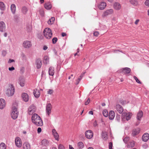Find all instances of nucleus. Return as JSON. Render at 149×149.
<instances>
[{"instance_id":"41","label":"nucleus","mask_w":149,"mask_h":149,"mask_svg":"<svg viewBox=\"0 0 149 149\" xmlns=\"http://www.w3.org/2000/svg\"><path fill=\"white\" fill-rule=\"evenodd\" d=\"M52 42L53 44H55L58 40L57 38L56 37L52 39Z\"/></svg>"},{"instance_id":"1","label":"nucleus","mask_w":149,"mask_h":149,"mask_svg":"<svg viewBox=\"0 0 149 149\" xmlns=\"http://www.w3.org/2000/svg\"><path fill=\"white\" fill-rule=\"evenodd\" d=\"M33 123L38 126H41L43 125L42 121L40 117L37 114H33L31 118Z\"/></svg>"},{"instance_id":"24","label":"nucleus","mask_w":149,"mask_h":149,"mask_svg":"<svg viewBox=\"0 0 149 149\" xmlns=\"http://www.w3.org/2000/svg\"><path fill=\"white\" fill-rule=\"evenodd\" d=\"M36 67L37 68L39 69L41 68L42 63L40 59H38L36 61Z\"/></svg>"},{"instance_id":"18","label":"nucleus","mask_w":149,"mask_h":149,"mask_svg":"<svg viewBox=\"0 0 149 149\" xmlns=\"http://www.w3.org/2000/svg\"><path fill=\"white\" fill-rule=\"evenodd\" d=\"M52 132L55 139L57 141H58L59 139V136L55 130L54 129H53Z\"/></svg>"},{"instance_id":"9","label":"nucleus","mask_w":149,"mask_h":149,"mask_svg":"<svg viewBox=\"0 0 149 149\" xmlns=\"http://www.w3.org/2000/svg\"><path fill=\"white\" fill-rule=\"evenodd\" d=\"M22 97L23 100L25 102H28L29 100V96L27 93H23L22 94Z\"/></svg>"},{"instance_id":"45","label":"nucleus","mask_w":149,"mask_h":149,"mask_svg":"<svg viewBox=\"0 0 149 149\" xmlns=\"http://www.w3.org/2000/svg\"><path fill=\"white\" fill-rule=\"evenodd\" d=\"M129 146L131 147H133L134 146V141H132L130 142L129 143Z\"/></svg>"},{"instance_id":"34","label":"nucleus","mask_w":149,"mask_h":149,"mask_svg":"<svg viewBox=\"0 0 149 149\" xmlns=\"http://www.w3.org/2000/svg\"><path fill=\"white\" fill-rule=\"evenodd\" d=\"M0 9L1 10H3L5 9V5L2 2H0Z\"/></svg>"},{"instance_id":"32","label":"nucleus","mask_w":149,"mask_h":149,"mask_svg":"<svg viewBox=\"0 0 149 149\" xmlns=\"http://www.w3.org/2000/svg\"><path fill=\"white\" fill-rule=\"evenodd\" d=\"M102 136L104 140H106L108 138L107 132H102Z\"/></svg>"},{"instance_id":"7","label":"nucleus","mask_w":149,"mask_h":149,"mask_svg":"<svg viewBox=\"0 0 149 149\" xmlns=\"http://www.w3.org/2000/svg\"><path fill=\"white\" fill-rule=\"evenodd\" d=\"M15 145L18 148H20L22 146V142L20 138L16 137L15 139Z\"/></svg>"},{"instance_id":"16","label":"nucleus","mask_w":149,"mask_h":149,"mask_svg":"<svg viewBox=\"0 0 149 149\" xmlns=\"http://www.w3.org/2000/svg\"><path fill=\"white\" fill-rule=\"evenodd\" d=\"M35 111V107L34 105H31L28 109V112L29 115L32 114Z\"/></svg>"},{"instance_id":"33","label":"nucleus","mask_w":149,"mask_h":149,"mask_svg":"<svg viewBox=\"0 0 149 149\" xmlns=\"http://www.w3.org/2000/svg\"><path fill=\"white\" fill-rule=\"evenodd\" d=\"M11 9L13 13H15L16 10L15 6L14 4H12L11 6Z\"/></svg>"},{"instance_id":"39","label":"nucleus","mask_w":149,"mask_h":149,"mask_svg":"<svg viewBox=\"0 0 149 149\" xmlns=\"http://www.w3.org/2000/svg\"><path fill=\"white\" fill-rule=\"evenodd\" d=\"M103 114L105 117H107L108 115V113L106 110H104L103 111Z\"/></svg>"},{"instance_id":"47","label":"nucleus","mask_w":149,"mask_h":149,"mask_svg":"<svg viewBox=\"0 0 149 149\" xmlns=\"http://www.w3.org/2000/svg\"><path fill=\"white\" fill-rule=\"evenodd\" d=\"M109 149H112V146H113V144L112 142H110L109 143Z\"/></svg>"},{"instance_id":"17","label":"nucleus","mask_w":149,"mask_h":149,"mask_svg":"<svg viewBox=\"0 0 149 149\" xmlns=\"http://www.w3.org/2000/svg\"><path fill=\"white\" fill-rule=\"evenodd\" d=\"M6 103L5 100L2 99H0V109H3L6 106Z\"/></svg>"},{"instance_id":"54","label":"nucleus","mask_w":149,"mask_h":149,"mask_svg":"<svg viewBox=\"0 0 149 149\" xmlns=\"http://www.w3.org/2000/svg\"><path fill=\"white\" fill-rule=\"evenodd\" d=\"M97 123L96 120H95L94 123H93V125L95 127H96L97 125Z\"/></svg>"},{"instance_id":"2","label":"nucleus","mask_w":149,"mask_h":149,"mask_svg":"<svg viewBox=\"0 0 149 149\" xmlns=\"http://www.w3.org/2000/svg\"><path fill=\"white\" fill-rule=\"evenodd\" d=\"M45 37L47 39L51 38L52 36V33L51 29L48 28H46L43 31Z\"/></svg>"},{"instance_id":"53","label":"nucleus","mask_w":149,"mask_h":149,"mask_svg":"<svg viewBox=\"0 0 149 149\" xmlns=\"http://www.w3.org/2000/svg\"><path fill=\"white\" fill-rule=\"evenodd\" d=\"M42 131V129L40 127H38L37 129V132L39 134Z\"/></svg>"},{"instance_id":"31","label":"nucleus","mask_w":149,"mask_h":149,"mask_svg":"<svg viewBox=\"0 0 149 149\" xmlns=\"http://www.w3.org/2000/svg\"><path fill=\"white\" fill-rule=\"evenodd\" d=\"M44 6L45 8L47 10H49L52 8V5L49 3H45Z\"/></svg>"},{"instance_id":"12","label":"nucleus","mask_w":149,"mask_h":149,"mask_svg":"<svg viewBox=\"0 0 149 149\" xmlns=\"http://www.w3.org/2000/svg\"><path fill=\"white\" fill-rule=\"evenodd\" d=\"M33 93L35 97L36 98H38L40 95V91L39 90L36 88L33 90Z\"/></svg>"},{"instance_id":"21","label":"nucleus","mask_w":149,"mask_h":149,"mask_svg":"<svg viewBox=\"0 0 149 149\" xmlns=\"http://www.w3.org/2000/svg\"><path fill=\"white\" fill-rule=\"evenodd\" d=\"M115 116V113L114 111H111L109 113V119L113 120Z\"/></svg>"},{"instance_id":"30","label":"nucleus","mask_w":149,"mask_h":149,"mask_svg":"<svg viewBox=\"0 0 149 149\" xmlns=\"http://www.w3.org/2000/svg\"><path fill=\"white\" fill-rule=\"evenodd\" d=\"M77 147L79 149H82L84 147V143L82 142H79L77 144Z\"/></svg>"},{"instance_id":"46","label":"nucleus","mask_w":149,"mask_h":149,"mask_svg":"<svg viewBox=\"0 0 149 149\" xmlns=\"http://www.w3.org/2000/svg\"><path fill=\"white\" fill-rule=\"evenodd\" d=\"M83 77V76H82V74H81L80 76L78 78V79H77V84L79 83V81L81 80L82 77Z\"/></svg>"},{"instance_id":"29","label":"nucleus","mask_w":149,"mask_h":149,"mask_svg":"<svg viewBox=\"0 0 149 149\" xmlns=\"http://www.w3.org/2000/svg\"><path fill=\"white\" fill-rule=\"evenodd\" d=\"M114 8L116 10H119L121 8V6L118 3H115L113 5Z\"/></svg>"},{"instance_id":"49","label":"nucleus","mask_w":149,"mask_h":149,"mask_svg":"<svg viewBox=\"0 0 149 149\" xmlns=\"http://www.w3.org/2000/svg\"><path fill=\"white\" fill-rule=\"evenodd\" d=\"M94 35L95 36H97L99 35V33L98 32L95 31L93 33Z\"/></svg>"},{"instance_id":"25","label":"nucleus","mask_w":149,"mask_h":149,"mask_svg":"<svg viewBox=\"0 0 149 149\" xmlns=\"http://www.w3.org/2000/svg\"><path fill=\"white\" fill-rule=\"evenodd\" d=\"M25 81L24 79L22 77H20L19 79V83L20 86L22 87L24 86V85Z\"/></svg>"},{"instance_id":"23","label":"nucleus","mask_w":149,"mask_h":149,"mask_svg":"<svg viewBox=\"0 0 149 149\" xmlns=\"http://www.w3.org/2000/svg\"><path fill=\"white\" fill-rule=\"evenodd\" d=\"M143 116V112L142 111H139L137 113V119L138 120H140Z\"/></svg>"},{"instance_id":"38","label":"nucleus","mask_w":149,"mask_h":149,"mask_svg":"<svg viewBox=\"0 0 149 149\" xmlns=\"http://www.w3.org/2000/svg\"><path fill=\"white\" fill-rule=\"evenodd\" d=\"M130 3L134 6H137L138 5V2L136 0H130Z\"/></svg>"},{"instance_id":"58","label":"nucleus","mask_w":149,"mask_h":149,"mask_svg":"<svg viewBox=\"0 0 149 149\" xmlns=\"http://www.w3.org/2000/svg\"><path fill=\"white\" fill-rule=\"evenodd\" d=\"M62 36L63 37H64L66 35V34L65 33H62L61 34Z\"/></svg>"},{"instance_id":"27","label":"nucleus","mask_w":149,"mask_h":149,"mask_svg":"<svg viewBox=\"0 0 149 149\" xmlns=\"http://www.w3.org/2000/svg\"><path fill=\"white\" fill-rule=\"evenodd\" d=\"M23 149H31L30 144L27 142H25L23 144Z\"/></svg>"},{"instance_id":"10","label":"nucleus","mask_w":149,"mask_h":149,"mask_svg":"<svg viewBox=\"0 0 149 149\" xmlns=\"http://www.w3.org/2000/svg\"><path fill=\"white\" fill-rule=\"evenodd\" d=\"M131 69L128 68H125L120 70L119 72L122 73L129 74L131 72Z\"/></svg>"},{"instance_id":"26","label":"nucleus","mask_w":149,"mask_h":149,"mask_svg":"<svg viewBox=\"0 0 149 149\" xmlns=\"http://www.w3.org/2000/svg\"><path fill=\"white\" fill-rule=\"evenodd\" d=\"M54 68L52 67H50L49 69V75L53 76L54 74Z\"/></svg>"},{"instance_id":"55","label":"nucleus","mask_w":149,"mask_h":149,"mask_svg":"<svg viewBox=\"0 0 149 149\" xmlns=\"http://www.w3.org/2000/svg\"><path fill=\"white\" fill-rule=\"evenodd\" d=\"M8 69L10 71H13L15 70V68L14 67H11L9 68Z\"/></svg>"},{"instance_id":"60","label":"nucleus","mask_w":149,"mask_h":149,"mask_svg":"<svg viewBox=\"0 0 149 149\" xmlns=\"http://www.w3.org/2000/svg\"><path fill=\"white\" fill-rule=\"evenodd\" d=\"M47 47L46 46H44L43 47V49L44 50H46V49H47Z\"/></svg>"},{"instance_id":"4","label":"nucleus","mask_w":149,"mask_h":149,"mask_svg":"<svg viewBox=\"0 0 149 149\" xmlns=\"http://www.w3.org/2000/svg\"><path fill=\"white\" fill-rule=\"evenodd\" d=\"M9 88L6 91V93L8 96H11L14 94V88L13 85L12 84H9Z\"/></svg>"},{"instance_id":"51","label":"nucleus","mask_w":149,"mask_h":149,"mask_svg":"<svg viewBox=\"0 0 149 149\" xmlns=\"http://www.w3.org/2000/svg\"><path fill=\"white\" fill-rule=\"evenodd\" d=\"M90 102V100L89 98H88L87 101L85 102V104L86 105H87L89 104Z\"/></svg>"},{"instance_id":"44","label":"nucleus","mask_w":149,"mask_h":149,"mask_svg":"<svg viewBox=\"0 0 149 149\" xmlns=\"http://www.w3.org/2000/svg\"><path fill=\"white\" fill-rule=\"evenodd\" d=\"M53 91L52 89H49L47 91V93L48 94L51 95L53 93Z\"/></svg>"},{"instance_id":"40","label":"nucleus","mask_w":149,"mask_h":149,"mask_svg":"<svg viewBox=\"0 0 149 149\" xmlns=\"http://www.w3.org/2000/svg\"><path fill=\"white\" fill-rule=\"evenodd\" d=\"M27 11V9L26 7H24L22 8V11L23 13L25 14Z\"/></svg>"},{"instance_id":"28","label":"nucleus","mask_w":149,"mask_h":149,"mask_svg":"<svg viewBox=\"0 0 149 149\" xmlns=\"http://www.w3.org/2000/svg\"><path fill=\"white\" fill-rule=\"evenodd\" d=\"M40 143L41 145L42 146H47L48 145L49 142L46 139H44L41 141Z\"/></svg>"},{"instance_id":"50","label":"nucleus","mask_w":149,"mask_h":149,"mask_svg":"<svg viewBox=\"0 0 149 149\" xmlns=\"http://www.w3.org/2000/svg\"><path fill=\"white\" fill-rule=\"evenodd\" d=\"M39 12L40 15L42 16H43L44 15V11L42 10H40L39 11Z\"/></svg>"},{"instance_id":"14","label":"nucleus","mask_w":149,"mask_h":149,"mask_svg":"<svg viewBox=\"0 0 149 149\" xmlns=\"http://www.w3.org/2000/svg\"><path fill=\"white\" fill-rule=\"evenodd\" d=\"M113 12V10L112 9L107 10L103 13L102 16L104 17L107 16L108 15L112 14Z\"/></svg>"},{"instance_id":"6","label":"nucleus","mask_w":149,"mask_h":149,"mask_svg":"<svg viewBox=\"0 0 149 149\" xmlns=\"http://www.w3.org/2000/svg\"><path fill=\"white\" fill-rule=\"evenodd\" d=\"M52 109V105L50 103L47 104L46 106V116L48 117H49L51 112Z\"/></svg>"},{"instance_id":"5","label":"nucleus","mask_w":149,"mask_h":149,"mask_svg":"<svg viewBox=\"0 0 149 149\" xmlns=\"http://www.w3.org/2000/svg\"><path fill=\"white\" fill-rule=\"evenodd\" d=\"M18 115V112L17 108L16 107H14L13 108L11 113V117L13 119H15L17 118Z\"/></svg>"},{"instance_id":"37","label":"nucleus","mask_w":149,"mask_h":149,"mask_svg":"<svg viewBox=\"0 0 149 149\" xmlns=\"http://www.w3.org/2000/svg\"><path fill=\"white\" fill-rule=\"evenodd\" d=\"M44 63L46 64L48 63L49 62V57L47 56H45L44 57Z\"/></svg>"},{"instance_id":"63","label":"nucleus","mask_w":149,"mask_h":149,"mask_svg":"<svg viewBox=\"0 0 149 149\" xmlns=\"http://www.w3.org/2000/svg\"><path fill=\"white\" fill-rule=\"evenodd\" d=\"M31 28H30H30H29V29H28V30H27V31H28V32H29L31 31Z\"/></svg>"},{"instance_id":"43","label":"nucleus","mask_w":149,"mask_h":149,"mask_svg":"<svg viewBox=\"0 0 149 149\" xmlns=\"http://www.w3.org/2000/svg\"><path fill=\"white\" fill-rule=\"evenodd\" d=\"M133 78L137 83L139 84H141V82L138 79L136 76H134L133 77Z\"/></svg>"},{"instance_id":"19","label":"nucleus","mask_w":149,"mask_h":149,"mask_svg":"<svg viewBox=\"0 0 149 149\" xmlns=\"http://www.w3.org/2000/svg\"><path fill=\"white\" fill-rule=\"evenodd\" d=\"M6 29L5 23L3 21L0 22V31L1 32H4Z\"/></svg>"},{"instance_id":"57","label":"nucleus","mask_w":149,"mask_h":149,"mask_svg":"<svg viewBox=\"0 0 149 149\" xmlns=\"http://www.w3.org/2000/svg\"><path fill=\"white\" fill-rule=\"evenodd\" d=\"M14 60L13 59H9V61H8V63H10L12 62H14Z\"/></svg>"},{"instance_id":"8","label":"nucleus","mask_w":149,"mask_h":149,"mask_svg":"<svg viewBox=\"0 0 149 149\" xmlns=\"http://www.w3.org/2000/svg\"><path fill=\"white\" fill-rule=\"evenodd\" d=\"M97 6L100 10L104 9L106 7L107 3L106 2L103 1L97 3Z\"/></svg>"},{"instance_id":"13","label":"nucleus","mask_w":149,"mask_h":149,"mask_svg":"<svg viewBox=\"0 0 149 149\" xmlns=\"http://www.w3.org/2000/svg\"><path fill=\"white\" fill-rule=\"evenodd\" d=\"M116 111L120 113H121L123 111V107L120 104H117L116 105Z\"/></svg>"},{"instance_id":"52","label":"nucleus","mask_w":149,"mask_h":149,"mask_svg":"<svg viewBox=\"0 0 149 149\" xmlns=\"http://www.w3.org/2000/svg\"><path fill=\"white\" fill-rule=\"evenodd\" d=\"M129 139V138L128 137H126V138H125L123 139V141H124V142L125 143H127V141Z\"/></svg>"},{"instance_id":"22","label":"nucleus","mask_w":149,"mask_h":149,"mask_svg":"<svg viewBox=\"0 0 149 149\" xmlns=\"http://www.w3.org/2000/svg\"><path fill=\"white\" fill-rule=\"evenodd\" d=\"M140 130L139 128H137L136 129H134L132 131V135L133 136H135L137 135L139 133Z\"/></svg>"},{"instance_id":"20","label":"nucleus","mask_w":149,"mask_h":149,"mask_svg":"<svg viewBox=\"0 0 149 149\" xmlns=\"http://www.w3.org/2000/svg\"><path fill=\"white\" fill-rule=\"evenodd\" d=\"M142 140L145 142L147 141L149 139V134L148 133H145L142 137Z\"/></svg>"},{"instance_id":"62","label":"nucleus","mask_w":149,"mask_h":149,"mask_svg":"<svg viewBox=\"0 0 149 149\" xmlns=\"http://www.w3.org/2000/svg\"><path fill=\"white\" fill-rule=\"evenodd\" d=\"M69 148L70 149H74V148L71 145H69Z\"/></svg>"},{"instance_id":"15","label":"nucleus","mask_w":149,"mask_h":149,"mask_svg":"<svg viewBox=\"0 0 149 149\" xmlns=\"http://www.w3.org/2000/svg\"><path fill=\"white\" fill-rule=\"evenodd\" d=\"M32 45L30 41H24L23 44V46L25 48H28L31 47Z\"/></svg>"},{"instance_id":"36","label":"nucleus","mask_w":149,"mask_h":149,"mask_svg":"<svg viewBox=\"0 0 149 149\" xmlns=\"http://www.w3.org/2000/svg\"><path fill=\"white\" fill-rule=\"evenodd\" d=\"M0 149H6V146L3 143H1L0 144Z\"/></svg>"},{"instance_id":"35","label":"nucleus","mask_w":149,"mask_h":149,"mask_svg":"<svg viewBox=\"0 0 149 149\" xmlns=\"http://www.w3.org/2000/svg\"><path fill=\"white\" fill-rule=\"evenodd\" d=\"M55 20V18L54 17H52L49 19L48 21V23L49 24L51 25L53 24Z\"/></svg>"},{"instance_id":"56","label":"nucleus","mask_w":149,"mask_h":149,"mask_svg":"<svg viewBox=\"0 0 149 149\" xmlns=\"http://www.w3.org/2000/svg\"><path fill=\"white\" fill-rule=\"evenodd\" d=\"M6 51L5 50L3 51L2 52V54L4 56H5L6 55Z\"/></svg>"},{"instance_id":"11","label":"nucleus","mask_w":149,"mask_h":149,"mask_svg":"<svg viewBox=\"0 0 149 149\" xmlns=\"http://www.w3.org/2000/svg\"><path fill=\"white\" fill-rule=\"evenodd\" d=\"M85 135L87 138L90 139L93 137V134L92 131L89 130L86 132Z\"/></svg>"},{"instance_id":"59","label":"nucleus","mask_w":149,"mask_h":149,"mask_svg":"<svg viewBox=\"0 0 149 149\" xmlns=\"http://www.w3.org/2000/svg\"><path fill=\"white\" fill-rule=\"evenodd\" d=\"M139 22V19H137L136 20L135 22V24H136V25H137L138 24Z\"/></svg>"},{"instance_id":"48","label":"nucleus","mask_w":149,"mask_h":149,"mask_svg":"<svg viewBox=\"0 0 149 149\" xmlns=\"http://www.w3.org/2000/svg\"><path fill=\"white\" fill-rule=\"evenodd\" d=\"M145 4L146 6H149V0H146L145 2Z\"/></svg>"},{"instance_id":"61","label":"nucleus","mask_w":149,"mask_h":149,"mask_svg":"<svg viewBox=\"0 0 149 149\" xmlns=\"http://www.w3.org/2000/svg\"><path fill=\"white\" fill-rule=\"evenodd\" d=\"M93 112L92 111H91L89 112V114H90L93 115Z\"/></svg>"},{"instance_id":"3","label":"nucleus","mask_w":149,"mask_h":149,"mask_svg":"<svg viewBox=\"0 0 149 149\" xmlns=\"http://www.w3.org/2000/svg\"><path fill=\"white\" fill-rule=\"evenodd\" d=\"M132 115L131 113L130 112L127 113L124 111L122 115V121H125L126 120L127 121L130 120Z\"/></svg>"},{"instance_id":"42","label":"nucleus","mask_w":149,"mask_h":149,"mask_svg":"<svg viewBox=\"0 0 149 149\" xmlns=\"http://www.w3.org/2000/svg\"><path fill=\"white\" fill-rule=\"evenodd\" d=\"M58 149H65L64 146L61 144H60L58 146Z\"/></svg>"},{"instance_id":"64","label":"nucleus","mask_w":149,"mask_h":149,"mask_svg":"<svg viewBox=\"0 0 149 149\" xmlns=\"http://www.w3.org/2000/svg\"><path fill=\"white\" fill-rule=\"evenodd\" d=\"M7 33H4V36L5 37H6L7 36Z\"/></svg>"}]
</instances>
